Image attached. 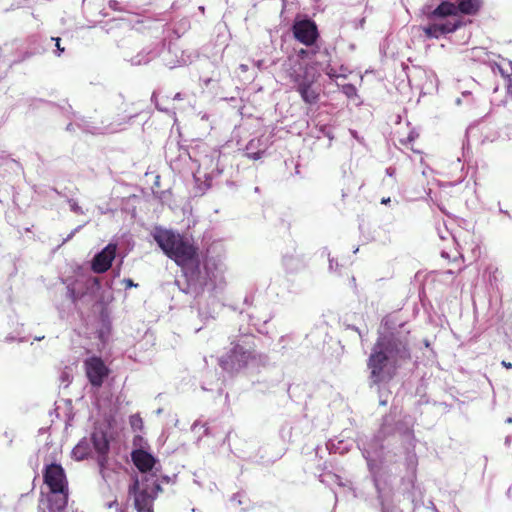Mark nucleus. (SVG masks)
Returning a JSON list of instances; mask_svg holds the SVG:
<instances>
[{"label": "nucleus", "instance_id": "f257e3e1", "mask_svg": "<svg viewBox=\"0 0 512 512\" xmlns=\"http://www.w3.org/2000/svg\"><path fill=\"white\" fill-rule=\"evenodd\" d=\"M408 334L391 332L378 337L367 361L374 384L390 380L400 363L411 359Z\"/></svg>", "mask_w": 512, "mask_h": 512}, {"label": "nucleus", "instance_id": "f03ea898", "mask_svg": "<svg viewBox=\"0 0 512 512\" xmlns=\"http://www.w3.org/2000/svg\"><path fill=\"white\" fill-rule=\"evenodd\" d=\"M153 239L164 254L182 269L199 267L200 251L192 237L176 233L173 230L156 228Z\"/></svg>", "mask_w": 512, "mask_h": 512}, {"label": "nucleus", "instance_id": "7ed1b4c3", "mask_svg": "<svg viewBox=\"0 0 512 512\" xmlns=\"http://www.w3.org/2000/svg\"><path fill=\"white\" fill-rule=\"evenodd\" d=\"M43 482L48 487V509L50 512H62L68 504L69 484L64 468L57 463L45 466Z\"/></svg>", "mask_w": 512, "mask_h": 512}, {"label": "nucleus", "instance_id": "20e7f679", "mask_svg": "<svg viewBox=\"0 0 512 512\" xmlns=\"http://www.w3.org/2000/svg\"><path fill=\"white\" fill-rule=\"evenodd\" d=\"M84 370L89 383L100 388L104 380L108 377L110 369L104 363L101 357L92 356L84 360Z\"/></svg>", "mask_w": 512, "mask_h": 512}, {"label": "nucleus", "instance_id": "39448f33", "mask_svg": "<svg viewBox=\"0 0 512 512\" xmlns=\"http://www.w3.org/2000/svg\"><path fill=\"white\" fill-rule=\"evenodd\" d=\"M292 32L294 38L305 46L314 45L319 37L317 25L310 19L295 21Z\"/></svg>", "mask_w": 512, "mask_h": 512}, {"label": "nucleus", "instance_id": "423d86ee", "mask_svg": "<svg viewBox=\"0 0 512 512\" xmlns=\"http://www.w3.org/2000/svg\"><path fill=\"white\" fill-rule=\"evenodd\" d=\"M116 251V244H108L101 252L94 256L91 265L92 270L98 274L108 271L115 259Z\"/></svg>", "mask_w": 512, "mask_h": 512}, {"label": "nucleus", "instance_id": "0eeeda50", "mask_svg": "<svg viewBox=\"0 0 512 512\" xmlns=\"http://www.w3.org/2000/svg\"><path fill=\"white\" fill-rule=\"evenodd\" d=\"M91 441L93 443L94 449L99 455L98 464L102 470L107 463V454L110 449V444L106 432L102 430L94 431L91 435Z\"/></svg>", "mask_w": 512, "mask_h": 512}, {"label": "nucleus", "instance_id": "6e6552de", "mask_svg": "<svg viewBox=\"0 0 512 512\" xmlns=\"http://www.w3.org/2000/svg\"><path fill=\"white\" fill-rule=\"evenodd\" d=\"M131 459L133 464L141 473L152 471L158 462L152 454L143 449L133 450L131 453Z\"/></svg>", "mask_w": 512, "mask_h": 512}, {"label": "nucleus", "instance_id": "1a4fd4ad", "mask_svg": "<svg viewBox=\"0 0 512 512\" xmlns=\"http://www.w3.org/2000/svg\"><path fill=\"white\" fill-rule=\"evenodd\" d=\"M138 488V481L130 488V492L135 493L134 504L138 512H153L154 497L147 491L141 490L136 492Z\"/></svg>", "mask_w": 512, "mask_h": 512}, {"label": "nucleus", "instance_id": "9d476101", "mask_svg": "<svg viewBox=\"0 0 512 512\" xmlns=\"http://www.w3.org/2000/svg\"><path fill=\"white\" fill-rule=\"evenodd\" d=\"M297 91L301 95L303 101L307 104H315L319 99L318 92L313 89L312 83L309 81L299 83Z\"/></svg>", "mask_w": 512, "mask_h": 512}, {"label": "nucleus", "instance_id": "9b49d317", "mask_svg": "<svg viewBox=\"0 0 512 512\" xmlns=\"http://www.w3.org/2000/svg\"><path fill=\"white\" fill-rule=\"evenodd\" d=\"M447 16L458 17L456 5L447 1H443L429 14V18H443Z\"/></svg>", "mask_w": 512, "mask_h": 512}, {"label": "nucleus", "instance_id": "f8f14e48", "mask_svg": "<svg viewBox=\"0 0 512 512\" xmlns=\"http://www.w3.org/2000/svg\"><path fill=\"white\" fill-rule=\"evenodd\" d=\"M482 5V0H462L456 6L457 13L461 12L466 15H475Z\"/></svg>", "mask_w": 512, "mask_h": 512}, {"label": "nucleus", "instance_id": "ddd939ff", "mask_svg": "<svg viewBox=\"0 0 512 512\" xmlns=\"http://www.w3.org/2000/svg\"><path fill=\"white\" fill-rule=\"evenodd\" d=\"M462 25H463L462 20L459 17H457V18H453L451 20H447L445 23H441L440 27H441V30H443V35H446V34L455 32Z\"/></svg>", "mask_w": 512, "mask_h": 512}, {"label": "nucleus", "instance_id": "4468645a", "mask_svg": "<svg viewBox=\"0 0 512 512\" xmlns=\"http://www.w3.org/2000/svg\"><path fill=\"white\" fill-rule=\"evenodd\" d=\"M423 31L428 38H439L443 35V30H441L439 23L429 24L423 28Z\"/></svg>", "mask_w": 512, "mask_h": 512}, {"label": "nucleus", "instance_id": "2eb2a0df", "mask_svg": "<svg viewBox=\"0 0 512 512\" xmlns=\"http://www.w3.org/2000/svg\"><path fill=\"white\" fill-rule=\"evenodd\" d=\"M73 454L76 456V458L78 459H82L85 457V455L87 454V445L85 443H79L78 445L75 446V448L73 449Z\"/></svg>", "mask_w": 512, "mask_h": 512}, {"label": "nucleus", "instance_id": "dca6fc26", "mask_svg": "<svg viewBox=\"0 0 512 512\" xmlns=\"http://www.w3.org/2000/svg\"><path fill=\"white\" fill-rule=\"evenodd\" d=\"M288 75L290 79L297 84V86L299 83L307 81L306 79L302 78L300 74L296 73V71H290Z\"/></svg>", "mask_w": 512, "mask_h": 512}, {"label": "nucleus", "instance_id": "f3484780", "mask_svg": "<svg viewBox=\"0 0 512 512\" xmlns=\"http://www.w3.org/2000/svg\"><path fill=\"white\" fill-rule=\"evenodd\" d=\"M123 283L125 284V287H126V288H131V287H136V286H137V284H135V283L133 282V280H132V279H130V278H128V279H124V280H123Z\"/></svg>", "mask_w": 512, "mask_h": 512}, {"label": "nucleus", "instance_id": "a211bd4d", "mask_svg": "<svg viewBox=\"0 0 512 512\" xmlns=\"http://www.w3.org/2000/svg\"><path fill=\"white\" fill-rule=\"evenodd\" d=\"M151 491H152V493H154V495H157L159 492L162 491V488L159 483L155 482L154 487Z\"/></svg>", "mask_w": 512, "mask_h": 512}, {"label": "nucleus", "instance_id": "6ab92c4d", "mask_svg": "<svg viewBox=\"0 0 512 512\" xmlns=\"http://www.w3.org/2000/svg\"><path fill=\"white\" fill-rule=\"evenodd\" d=\"M53 40L56 42V48L59 51L58 55H60L62 52H64V48L60 45V38H53Z\"/></svg>", "mask_w": 512, "mask_h": 512}, {"label": "nucleus", "instance_id": "aec40b11", "mask_svg": "<svg viewBox=\"0 0 512 512\" xmlns=\"http://www.w3.org/2000/svg\"><path fill=\"white\" fill-rule=\"evenodd\" d=\"M501 364H502V366H504V367H505V368H507V369L512 368V363H510V362H506L505 360H503V361L501 362Z\"/></svg>", "mask_w": 512, "mask_h": 512}, {"label": "nucleus", "instance_id": "412c9836", "mask_svg": "<svg viewBox=\"0 0 512 512\" xmlns=\"http://www.w3.org/2000/svg\"><path fill=\"white\" fill-rule=\"evenodd\" d=\"M499 71L503 77H509V74H506L502 68L499 67Z\"/></svg>", "mask_w": 512, "mask_h": 512}, {"label": "nucleus", "instance_id": "4be33fe9", "mask_svg": "<svg viewBox=\"0 0 512 512\" xmlns=\"http://www.w3.org/2000/svg\"><path fill=\"white\" fill-rule=\"evenodd\" d=\"M239 350H242V347H240L239 345L235 346L234 349H233V352L234 353H238Z\"/></svg>", "mask_w": 512, "mask_h": 512}, {"label": "nucleus", "instance_id": "5701e85b", "mask_svg": "<svg viewBox=\"0 0 512 512\" xmlns=\"http://www.w3.org/2000/svg\"><path fill=\"white\" fill-rule=\"evenodd\" d=\"M299 54H300L301 56H306V55H307V51H306V50H304V49H301V50H300V52H299Z\"/></svg>", "mask_w": 512, "mask_h": 512}, {"label": "nucleus", "instance_id": "b1692460", "mask_svg": "<svg viewBox=\"0 0 512 512\" xmlns=\"http://www.w3.org/2000/svg\"><path fill=\"white\" fill-rule=\"evenodd\" d=\"M135 420H137V421H139L141 423V418H139V417L138 418H133L132 421H131L133 426L135 425Z\"/></svg>", "mask_w": 512, "mask_h": 512}, {"label": "nucleus", "instance_id": "393cba45", "mask_svg": "<svg viewBox=\"0 0 512 512\" xmlns=\"http://www.w3.org/2000/svg\"><path fill=\"white\" fill-rule=\"evenodd\" d=\"M254 159H259L260 158V155L259 153H256L254 156H253Z\"/></svg>", "mask_w": 512, "mask_h": 512}, {"label": "nucleus", "instance_id": "a878e982", "mask_svg": "<svg viewBox=\"0 0 512 512\" xmlns=\"http://www.w3.org/2000/svg\"><path fill=\"white\" fill-rule=\"evenodd\" d=\"M352 281H353L354 286H356V281H355L354 277H352Z\"/></svg>", "mask_w": 512, "mask_h": 512}, {"label": "nucleus", "instance_id": "bb28decb", "mask_svg": "<svg viewBox=\"0 0 512 512\" xmlns=\"http://www.w3.org/2000/svg\"><path fill=\"white\" fill-rule=\"evenodd\" d=\"M387 201H390V198L384 199L383 203H386Z\"/></svg>", "mask_w": 512, "mask_h": 512}, {"label": "nucleus", "instance_id": "cd10ccee", "mask_svg": "<svg viewBox=\"0 0 512 512\" xmlns=\"http://www.w3.org/2000/svg\"><path fill=\"white\" fill-rule=\"evenodd\" d=\"M387 201H390V198L384 199L383 203H386Z\"/></svg>", "mask_w": 512, "mask_h": 512}, {"label": "nucleus", "instance_id": "c85d7f7f", "mask_svg": "<svg viewBox=\"0 0 512 512\" xmlns=\"http://www.w3.org/2000/svg\"><path fill=\"white\" fill-rule=\"evenodd\" d=\"M114 504H117V501H114L113 503H111L109 506L112 507Z\"/></svg>", "mask_w": 512, "mask_h": 512}]
</instances>
